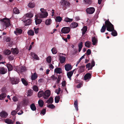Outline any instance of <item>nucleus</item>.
I'll return each instance as SVG.
<instances>
[{
  "instance_id": "1",
  "label": "nucleus",
  "mask_w": 124,
  "mask_h": 124,
  "mask_svg": "<svg viewBox=\"0 0 124 124\" xmlns=\"http://www.w3.org/2000/svg\"><path fill=\"white\" fill-rule=\"evenodd\" d=\"M107 26V30L109 31H112L111 32L112 35L114 36H116L117 35V33L116 31L114 30L113 25L108 20L105 22Z\"/></svg>"
},
{
  "instance_id": "2",
  "label": "nucleus",
  "mask_w": 124,
  "mask_h": 124,
  "mask_svg": "<svg viewBox=\"0 0 124 124\" xmlns=\"http://www.w3.org/2000/svg\"><path fill=\"white\" fill-rule=\"evenodd\" d=\"M60 5H62L63 7H65V8L64 9L65 10L66 7L69 6L70 5V3L67 0H62L60 2Z\"/></svg>"
},
{
  "instance_id": "3",
  "label": "nucleus",
  "mask_w": 124,
  "mask_h": 124,
  "mask_svg": "<svg viewBox=\"0 0 124 124\" xmlns=\"http://www.w3.org/2000/svg\"><path fill=\"white\" fill-rule=\"evenodd\" d=\"M6 90L5 88H3L1 90L0 92V100H2L6 96Z\"/></svg>"
},
{
  "instance_id": "4",
  "label": "nucleus",
  "mask_w": 124,
  "mask_h": 124,
  "mask_svg": "<svg viewBox=\"0 0 124 124\" xmlns=\"http://www.w3.org/2000/svg\"><path fill=\"white\" fill-rule=\"evenodd\" d=\"M1 21L3 22L4 25L6 27H8L10 25V20L9 19L4 18L1 20Z\"/></svg>"
},
{
  "instance_id": "5",
  "label": "nucleus",
  "mask_w": 124,
  "mask_h": 124,
  "mask_svg": "<svg viewBox=\"0 0 124 124\" xmlns=\"http://www.w3.org/2000/svg\"><path fill=\"white\" fill-rule=\"evenodd\" d=\"M51 92L49 90H47L44 93L43 98L45 99H47L50 96Z\"/></svg>"
},
{
  "instance_id": "6",
  "label": "nucleus",
  "mask_w": 124,
  "mask_h": 124,
  "mask_svg": "<svg viewBox=\"0 0 124 124\" xmlns=\"http://www.w3.org/2000/svg\"><path fill=\"white\" fill-rule=\"evenodd\" d=\"M70 27H63L62 29L61 32L63 33L67 34L70 32Z\"/></svg>"
},
{
  "instance_id": "7",
  "label": "nucleus",
  "mask_w": 124,
  "mask_h": 124,
  "mask_svg": "<svg viewBox=\"0 0 124 124\" xmlns=\"http://www.w3.org/2000/svg\"><path fill=\"white\" fill-rule=\"evenodd\" d=\"M47 12L40 13L37 14V16L40 18H46L48 16Z\"/></svg>"
},
{
  "instance_id": "8",
  "label": "nucleus",
  "mask_w": 124,
  "mask_h": 124,
  "mask_svg": "<svg viewBox=\"0 0 124 124\" xmlns=\"http://www.w3.org/2000/svg\"><path fill=\"white\" fill-rule=\"evenodd\" d=\"M11 81L12 84H16L19 82L20 79L18 78H13L11 79Z\"/></svg>"
},
{
  "instance_id": "9",
  "label": "nucleus",
  "mask_w": 124,
  "mask_h": 124,
  "mask_svg": "<svg viewBox=\"0 0 124 124\" xmlns=\"http://www.w3.org/2000/svg\"><path fill=\"white\" fill-rule=\"evenodd\" d=\"M95 9L93 7H90L87 8L86 10L87 13L92 14L94 13L95 11Z\"/></svg>"
},
{
  "instance_id": "10",
  "label": "nucleus",
  "mask_w": 124,
  "mask_h": 124,
  "mask_svg": "<svg viewBox=\"0 0 124 124\" xmlns=\"http://www.w3.org/2000/svg\"><path fill=\"white\" fill-rule=\"evenodd\" d=\"M64 54L65 55V54L62 53H60L59 56V60H60V62L62 63H63L66 60V58L65 57L62 56V55Z\"/></svg>"
},
{
  "instance_id": "11",
  "label": "nucleus",
  "mask_w": 124,
  "mask_h": 124,
  "mask_svg": "<svg viewBox=\"0 0 124 124\" xmlns=\"http://www.w3.org/2000/svg\"><path fill=\"white\" fill-rule=\"evenodd\" d=\"M7 72V69L3 67H0V74H4Z\"/></svg>"
},
{
  "instance_id": "12",
  "label": "nucleus",
  "mask_w": 124,
  "mask_h": 124,
  "mask_svg": "<svg viewBox=\"0 0 124 124\" xmlns=\"http://www.w3.org/2000/svg\"><path fill=\"white\" fill-rule=\"evenodd\" d=\"M8 115V113L5 111H2L0 113V116L2 118H6Z\"/></svg>"
},
{
  "instance_id": "13",
  "label": "nucleus",
  "mask_w": 124,
  "mask_h": 124,
  "mask_svg": "<svg viewBox=\"0 0 124 124\" xmlns=\"http://www.w3.org/2000/svg\"><path fill=\"white\" fill-rule=\"evenodd\" d=\"M17 71L18 73H21L25 70L26 69L25 68L24 66H22L21 67H20L18 68L17 67Z\"/></svg>"
},
{
  "instance_id": "14",
  "label": "nucleus",
  "mask_w": 124,
  "mask_h": 124,
  "mask_svg": "<svg viewBox=\"0 0 124 124\" xmlns=\"http://www.w3.org/2000/svg\"><path fill=\"white\" fill-rule=\"evenodd\" d=\"M64 67L65 70L67 71L71 70L72 68L71 65L69 64L65 65H64Z\"/></svg>"
},
{
  "instance_id": "15",
  "label": "nucleus",
  "mask_w": 124,
  "mask_h": 124,
  "mask_svg": "<svg viewBox=\"0 0 124 124\" xmlns=\"http://www.w3.org/2000/svg\"><path fill=\"white\" fill-rule=\"evenodd\" d=\"M91 75L89 73L86 74L84 76V79L87 81L91 78Z\"/></svg>"
},
{
  "instance_id": "16",
  "label": "nucleus",
  "mask_w": 124,
  "mask_h": 124,
  "mask_svg": "<svg viewBox=\"0 0 124 124\" xmlns=\"http://www.w3.org/2000/svg\"><path fill=\"white\" fill-rule=\"evenodd\" d=\"M31 57L37 60H39V58L38 56L33 52H31Z\"/></svg>"
},
{
  "instance_id": "17",
  "label": "nucleus",
  "mask_w": 124,
  "mask_h": 124,
  "mask_svg": "<svg viewBox=\"0 0 124 124\" xmlns=\"http://www.w3.org/2000/svg\"><path fill=\"white\" fill-rule=\"evenodd\" d=\"M38 77L37 74L36 72L33 73H31V79L32 80H35Z\"/></svg>"
},
{
  "instance_id": "18",
  "label": "nucleus",
  "mask_w": 124,
  "mask_h": 124,
  "mask_svg": "<svg viewBox=\"0 0 124 124\" xmlns=\"http://www.w3.org/2000/svg\"><path fill=\"white\" fill-rule=\"evenodd\" d=\"M78 26V24L75 22L72 23L70 25V28H76Z\"/></svg>"
},
{
  "instance_id": "19",
  "label": "nucleus",
  "mask_w": 124,
  "mask_h": 124,
  "mask_svg": "<svg viewBox=\"0 0 124 124\" xmlns=\"http://www.w3.org/2000/svg\"><path fill=\"white\" fill-rule=\"evenodd\" d=\"M4 122L8 124H13L14 123L15 121L8 118L5 120Z\"/></svg>"
},
{
  "instance_id": "20",
  "label": "nucleus",
  "mask_w": 124,
  "mask_h": 124,
  "mask_svg": "<svg viewBox=\"0 0 124 124\" xmlns=\"http://www.w3.org/2000/svg\"><path fill=\"white\" fill-rule=\"evenodd\" d=\"M22 32V30L18 28L16 29V31H14V33L16 35L21 33Z\"/></svg>"
},
{
  "instance_id": "21",
  "label": "nucleus",
  "mask_w": 124,
  "mask_h": 124,
  "mask_svg": "<svg viewBox=\"0 0 124 124\" xmlns=\"http://www.w3.org/2000/svg\"><path fill=\"white\" fill-rule=\"evenodd\" d=\"M74 70H75L69 72H67V73L68 77L69 78L70 80L71 79V77L73 74V72Z\"/></svg>"
},
{
  "instance_id": "22",
  "label": "nucleus",
  "mask_w": 124,
  "mask_h": 124,
  "mask_svg": "<svg viewBox=\"0 0 124 124\" xmlns=\"http://www.w3.org/2000/svg\"><path fill=\"white\" fill-rule=\"evenodd\" d=\"M92 42H93V45H95L96 43H97V40L96 37H93L92 38Z\"/></svg>"
},
{
  "instance_id": "23",
  "label": "nucleus",
  "mask_w": 124,
  "mask_h": 124,
  "mask_svg": "<svg viewBox=\"0 0 124 124\" xmlns=\"http://www.w3.org/2000/svg\"><path fill=\"white\" fill-rule=\"evenodd\" d=\"M19 106H18L17 109L15 110H14L12 111L11 112V114L12 115H16L17 112L20 109Z\"/></svg>"
},
{
  "instance_id": "24",
  "label": "nucleus",
  "mask_w": 124,
  "mask_h": 124,
  "mask_svg": "<svg viewBox=\"0 0 124 124\" xmlns=\"http://www.w3.org/2000/svg\"><path fill=\"white\" fill-rule=\"evenodd\" d=\"M25 26H27L30 25L31 23V21L30 19H28L24 21Z\"/></svg>"
},
{
  "instance_id": "25",
  "label": "nucleus",
  "mask_w": 124,
  "mask_h": 124,
  "mask_svg": "<svg viewBox=\"0 0 124 124\" xmlns=\"http://www.w3.org/2000/svg\"><path fill=\"white\" fill-rule=\"evenodd\" d=\"M54 72L58 74H60L62 73V70L61 68H56L54 70Z\"/></svg>"
},
{
  "instance_id": "26",
  "label": "nucleus",
  "mask_w": 124,
  "mask_h": 124,
  "mask_svg": "<svg viewBox=\"0 0 124 124\" xmlns=\"http://www.w3.org/2000/svg\"><path fill=\"white\" fill-rule=\"evenodd\" d=\"M33 16V14L31 12H30L29 13L26 14L25 16H24V17L31 18Z\"/></svg>"
},
{
  "instance_id": "27",
  "label": "nucleus",
  "mask_w": 124,
  "mask_h": 124,
  "mask_svg": "<svg viewBox=\"0 0 124 124\" xmlns=\"http://www.w3.org/2000/svg\"><path fill=\"white\" fill-rule=\"evenodd\" d=\"M62 18L59 16L56 17L55 20L57 22H60L62 20Z\"/></svg>"
},
{
  "instance_id": "28",
  "label": "nucleus",
  "mask_w": 124,
  "mask_h": 124,
  "mask_svg": "<svg viewBox=\"0 0 124 124\" xmlns=\"http://www.w3.org/2000/svg\"><path fill=\"white\" fill-rule=\"evenodd\" d=\"M11 50L13 54H17L18 53V51L17 49L16 48L12 49Z\"/></svg>"
},
{
  "instance_id": "29",
  "label": "nucleus",
  "mask_w": 124,
  "mask_h": 124,
  "mask_svg": "<svg viewBox=\"0 0 124 124\" xmlns=\"http://www.w3.org/2000/svg\"><path fill=\"white\" fill-rule=\"evenodd\" d=\"M44 93V91L42 90L39 91L38 93V97L39 98H40L42 96H43Z\"/></svg>"
},
{
  "instance_id": "30",
  "label": "nucleus",
  "mask_w": 124,
  "mask_h": 124,
  "mask_svg": "<svg viewBox=\"0 0 124 124\" xmlns=\"http://www.w3.org/2000/svg\"><path fill=\"white\" fill-rule=\"evenodd\" d=\"M73 20L72 19L68 17H65L64 20V21L67 23L71 22L73 21Z\"/></svg>"
},
{
  "instance_id": "31",
  "label": "nucleus",
  "mask_w": 124,
  "mask_h": 124,
  "mask_svg": "<svg viewBox=\"0 0 124 124\" xmlns=\"http://www.w3.org/2000/svg\"><path fill=\"white\" fill-rule=\"evenodd\" d=\"M87 28L86 26H84L81 29L82 31V34L83 35L85 34L87 31Z\"/></svg>"
},
{
  "instance_id": "32",
  "label": "nucleus",
  "mask_w": 124,
  "mask_h": 124,
  "mask_svg": "<svg viewBox=\"0 0 124 124\" xmlns=\"http://www.w3.org/2000/svg\"><path fill=\"white\" fill-rule=\"evenodd\" d=\"M7 66L8 68V71H11L13 69V67L12 65L8 63L7 64Z\"/></svg>"
},
{
  "instance_id": "33",
  "label": "nucleus",
  "mask_w": 124,
  "mask_h": 124,
  "mask_svg": "<svg viewBox=\"0 0 124 124\" xmlns=\"http://www.w3.org/2000/svg\"><path fill=\"white\" fill-rule=\"evenodd\" d=\"M91 44V42L89 41H87L85 42V46L88 48L90 47Z\"/></svg>"
},
{
  "instance_id": "34",
  "label": "nucleus",
  "mask_w": 124,
  "mask_h": 124,
  "mask_svg": "<svg viewBox=\"0 0 124 124\" xmlns=\"http://www.w3.org/2000/svg\"><path fill=\"white\" fill-rule=\"evenodd\" d=\"M44 103V102L42 100H40L38 101V103L40 107H42L43 106Z\"/></svg>"
},
{
  "instance_id": "35",
  "label": "nucleus",
  "mask_w": 124,
  "mask_h": 124,
  "mask_svg": "<svg viewBox=\"0 0 124 124\" xmlns=\"http://www.w3.org/2000/svg\"><path fill=\"white\" fill-rule=\"evenodd\" d=\"M83 42H81L78 44V51L80 52L82 47Z\"/></svg>"
},
{
  "instance_id": "36",
  "label": "nucleus",
  "mask_w": 124,
  "mask_h": 124,
  "mask_svg": "<svg viewBox=\"0 0 124 124\" xmlns=\"http://www.w3.org/2000/svg\"><path fill=\"white\" fill-rule=\"evenodd\" d=\"M28 35L33 36L34 35V31L32 30H30L27 32Z\"/></svg>"
},
{
  "instance_id": "37",
  "label": "nucleus",
  "mask_w": 124,
  "mask_h": 124,
  "mask_svg": "<svg viewBox=\"0 0 124 124\" xmlns=\"http://www.w3.org/2000/svg\"><path fill=\"white\" fill-rule=\"evenodd\" d=\"M30 107L31 109L33 111H35L36 109V108L35 104L33 103H32L30 106Z\"/></svg>"
},
{
  "instance_id": "38",
  "label": "nucleus",
  "mask_w": 124,
  "mask_h": 124,
  "mask_svg": "<svg viewBox=\"0 0 124 124\" xmlns=\"http://www.w3.org/2000/svg\"><path fill=\"white\" fill-rule=\"evenodd\" d=\"M21 81L23 83L25 86H27L28 85V83L26 80L24 78L21 79Z\"/></svg>"
},
{
  "instance_id": "39",
  "label": "nucleus",
  "mask_w": 124,
  "mask_h": 124,
  "mask_svg": "<svg viewBox=\"0 0 124 124\" xmlns=\"http://www.w3.org/2000/svg\"><path fill=\"white\" fill-rule=\"evenodd\" d=\"M35 19V22L36 25L40 24L42 21L41 20L37 19V17H36Z\"/></svg>"
},
{
  "instance_id": "40",
  "label": "nucleus",
  "mask_w": 124,
  "mask_h": 124,
  "mask_svg": "<svg viewBox=\"0 0 124 124\" xmlns=\"http://www.w3.org/2000/svg\"><path fill=\"white\" fill-rule=\"evenodd\" d=\"M105 25L106 24H105ZM106 27H107L106 25H104V24H103V26L102 27L101 30V32H104L106 30Z\"/></svg>"
},
{
  "instance_id": "41",
  "label": "nucleus",
  "mask_w": 124,
  "mask_h": 124,
  "mask_svg": "<svg viewBox=\"0 0 124 124\" xmlns=\"http://www.w3.org/2000/svg\"><path fill=\"white\" fill-rule=\"evenodd\" d=\"M13 12L15 14H18L20 12L19 9L16 8H14L13 10Z\"/></svg>"
},
{
  "instance_id": "42",
  "label": "nucleus",
  "mask_w": 124,
  "mask_h": 124,
  "mask_svg": "<svg viewBox=\"0 0 124 124\" xmlns=\"http://www.w3.org/2000/svg\"><path fill=\"white\" fill-rule=\"evenodd\" d=\"M51 51L53 54H55L57 52V50L56 48L55 47L53 48L51 50Z\"/></svg>"
},
{
  "instance_id": "43",
  "label": "nucleus",
  "mask_w": 124,
  "mask_h": 124,
  "mask_svg": "<svg viewBox=\"0 0 124 124\" xmlns=\"http://www.w3.org/2000/svg\"><path fill=\"white\" fill-rule=\"evenodd\" d=\"M52 23V20L51 19H47L45 22L46 25H50Z\"/></svg>"
},
{
  "instance_id": "44",
  "label": "nucleus",
  "mask_w": 124,
  "mask_h": 124,
  "mask_svg": "<svg viewBox=\"0 0 124 124\" xmlns=\"http://www.w3.org/2000/svg\"><path fill=\"white\" fill-rule=\"evenodd\" d=\"M53 101V99L52 97H50L46 101V103H52Z\"/></svg>"
},
{
  "instance_id": "45",
  "label": "nucleus",
  "mask_w": 124,
  "mask_h": 124,
  "mask_svg": "<svg viewBox=\"0 0 124 124\" xmlns=\"http://www.w3.org/2000/svg\"><path fill=\"white\" fill-rule=\"evenodd\" d=\"M84 67L83 66H81L79 68V71L80 73H82L84 71Z\"/></svg>"
},
{
  "instance_id": "46",
  "label": "nucleus",
  "mask_w": 124,
  "mask_h": 124,
  "mask_svg": "<svg viewBox=\"0 0 124 124\" xmlns=\"http://www.w3.org/2000/svg\"><path fill=\"white\" fill-rule=\"evenodd\" d=\"M28 6L30 8H33L35 6V4L33 3L30 2L28 5Z\"/></svg>"
},
{
  "instance_id": "47",
  "label": "nucleus",
  "mask_w": 124,
  "mask_h": 124,
  "mask_svg": "<svg viewBox=\"0 0 124 124\" xmlns=\"http://www.w3.org/2000/svg\"><path fill=\"white\" fill-rule=\"evenodd\" d=\"M74 104L76 110L78 111V101H75Z\"/></svg>"
},
{
  "instance_id": "48",
  "label": "nucleus",
  "mask_w": 124,
  "mask_h": 124,
  "mask_svg": "<svg viewBox=\"0 0 124 124\" xmlns=\"http://www.w3.org/2000/svg\"><path fill=\"white\" fill-rule=\"evenodd\" d=\"M11 53L10 51L8 49L4 51V54L6 55H9Z\"/></svg>"
},
{
  "instance_id": "49",
  "label": "nucleus",
  "mask_w": 124,
  "mask_h": 124,
  "mask_svg": "<svg viewBox=\"0 0 124 124\" xmlns=\"http://www.w3.org/2000/svg\"><path fill=\"white\" fill-rule=\"evenodd\" d=\"M85 4H91L92 2V1L91 0H84Z\"/></svg>"
},
{
  "instance_id": "50",
  "label": "nucleus",
  "mask_w": 124,
  "mask_h": 124,
  "mask_svg": "<svg viewBox=\"0 0 124 124\" xmlns=\"http://www.w3.org/2000/svg\"><path fill=\"white\" fill-rule=\"evenodd\" d=\"M60 99V97L59 96H56L55 98V103H58Z\"/></svg>"
},
{
  "instance_id": "51",
  "label": "nucleus",
  "mask_w": 124,
  "mask_h": 124,
  "mask_svg": "<svg viewBox=\"0 0 124 124\" xmlns=\"http://www.w3.org/2000/svg\"><path fill=\"white\" fill-rule=\"evenodd\" d=\"M86 67L88 69V70L91 69L92 68V67H91V63H90L86 65Z\"/></svg>"
},
{
  "instance_id": "52",
  "label": "nucleus",
  "mask_w": 124,
  "mask_h": 124,
  "mask_svg": "<svg viewBox=\"0 0 124 124\" xmlns=\"http://www.w3.org/2000/svg\"><path fill=\"white\" fill-rule=\"evenodd\" d=\"M46 60L48 63H50L51 61V57L50 56L46 58Z\"/></svg>"
},
{
  "instance_id": "53",
  "label": "nucleus",
  "mask_w": 124,
  "mask_h": 124,
  "mask_svg": "<svg viewBox=\"0 0 124 124\" xmlns=\"http://www.w3.org/2000/svg\"><path fill=\"white\" fill-rule=\"evenodd\" d=\"M33 90L36 92H38L39 91V88L36 85H34L33 87Z\"/></svg>"
},
{
  "instance_id": "54",
  "label": "nucleus",
  "mask_w": 124,
  "mask_h": 124,
  "mask_svg": "<svg viewBox=\"0 0 124 124\" xmlns=\"http://www.w3.org/2000/svg\"><path fill=\"white\" fill-rule=\"evenodd\" d=\"M27 96H31L32 93V91L31 90H29L28 91Z\"/></svg>"
},
{
  "instance_id": "55",
  "label": "nucleus",
  "mask_w": 124,
  "mask_h": 124,
  "mask_svg": "<svg viewBox=\"0 0 124 124\" xmlns=\"http://www.w3.org/2000/svg\"><path fill=\"white\" fill-rule=\"evenodd\" d=\"M61 91V88H59L58 89H56L55 91V93H56L58 95L59 94L60 91Z\"/></svg>"
},
{
  "instance_id": "56",
  "label": "nucleus",
  "mask_w": 124,
  "mask_h": 124,
  "mask_svg": "<svg viewBox=\"0 0 124 124\" xmlns=\"http://www.w3.org/2000/svg\"><path fill=\"white\" fill-rule=\"evenodd\" d=\"M34 31L35 34H37L38 33L39 31V28H36L35 27L34 28Z\"/></svg>"
},
{
  "instance_id": "57",
  "label": "nucleus",
  "mask_w": 124,
  "mask_h": 124,
  "mask_svg": "<svg viewBox=\"0 0 124 124\" xmlns=\"http://www.w3.org/2000/svg\"><path fill=\"white\" fill-rule=\"evenodd\" d=\"M48 107L51 108H53L55 107V106L53 104H49L48 105Z\"/></svg>"
},
{
  "instance_id": "58",
  "label": "nucleus",
  "mask_w": 124,
  "mask_h": 124,
  "mask_svg": "<svg viewBox=\"0 0 124 124\" xmlns=\"http://www.w3.org/2000/svg\"><path fill=\"white\" fill-rule=\"evenodd\" d=\"M46 110L45 109H43L40 113L41 114H42L43 115H44L46 113Z\"/></svg>"
},
{
  "instance_id": "59",
  "label": "nucleus",
  "mask_w": 124,
  "mask_h": 124,
  "mask_svg": "<svg viewBox=\"0 0 124 124\" xmlns=\"http://www.w3.org/2000/svg\"><path fill=\"white\" fill-rule=\"evenodd\" d=\"M91 51L90 49H88L86 51V54L87 55H88L90 54H91Z\"/></svg>"
},
{
  "instance_id": "60",
  "label": "nucleus",
  "mask_w": 124,
  "mask_h": 124,
  "mask_svg": "<svg viewBox=\"0 0 124 124\" xmlns=\"http://www.w3.org/2000/svg\"><path fill=\"white\" fill-rule=\"evenodd\" d=\"M40 11L41 12V13H46L47 12L46 11V10L44 9L43 8H41L40 9Z\"/></svg>"
},
{
  "instance_id": "61",
  "label": "nucleus",
  "mask_w": 124,
  "mask_h": 124,
  "mask_svg": "<svg viewBox=\"0 0 124 124\" xmlns=\"http://www.w3.org/2000/svg\"><path fill=\"white\" fill-rule=\"evenodd\" d=\"M49 67L50 69H52L54 68V66L51 63L49 64Z\"/></svg>"
},
{
  "instance_id": "62",
  "label": "nucleus",
  "mask_w": 124,
  "mask_h": 124,
  "mask_svg": "<svg viewBox=\"0 0 124 124\" xmlns=\"http://www.w3.org/2000/svg\"><path fill=\"white\" fill-rule=\"evenodd\" d=\"M13 100L14 101H18L17 98L16 96H14L13 98Z\"/></svg>"
},
{
  "instance_id": "63",
  "label": "nucleus",
  "mask_w": 124,
  "mask_h": 124,
  "mask_svg": "<svg viewBox=\"0 0 124 124\" xmlns=\"http://www.w3.org/2000/svg\"><path fill=\"white\" fill-rule=\"evenodd\" d=\"M91 67H92L94 66L95 65V62L93 60L91 62Z\"/></svg>"
},
{
  "instance_id": "64",
  "label": "nucleus",
  "mask_w": 124,
  "mask_h": 124,
  "mask_svg": "<svg viewBox=\"0 0 124 124\" xmlns=\"http://www.w3.org/2000/svg\"><path fill=\"white\" fill-rule=\"evenodd\" d=\"M82 86V84L81 83H79L77 85V87L78 88H80Z\"/></svg>"
}]
</instances>
